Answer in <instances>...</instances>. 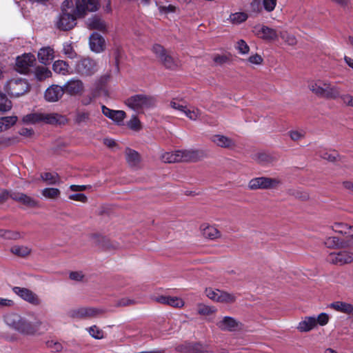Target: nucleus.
Listing matches in <instances>:
<instances>
[{
	"mask_svg": "<svg viewBox=\"0 0 353 353\" xmlns=\"http://www.w3.org/2000/svg\"><path fill=\"white\" fill-rule=\"evenodd\" d=\"M12 108L11 101L6 97V96L0 92V111L7 112Z\"/></svg>",
	"mask_w": 353,
	"mask_h": 353,
	"instance_id": "45",
	"label": "nucleus"
},
{
	"mask_svg": "<svg viewBox=\"0 0 353 353\" xmlns=\"http://www.w3.org/2000/svg\"><path fill=\"white\" fill-rule=\"evenodd\" d=\"M201 230L203 235L210 239H216L220 235L219 231L212 225L203 224L201 225Z\"/></svg>",
	"mask_w": 353,
	"mask_h": 353,
	"instance_id": "30",
	"label": "nucleus"
},
{
	"mask_svg": "<svg viewBox=\"0 0 353 353\" xmlns=\"http://www.w3.org/2000/svg\"><path fill=\"white\" fill-rule=\"evenodd\" d=\"M339 99L345 106L353 108V96L352 94L348 93L342 94L341 92Z\"/></svg>",
	"mask_w": 353,
	"mask_h": 353,
	"instance_id": "49",
	"label": "nucleus"
},
{
	"mask_svg": "<svg viewBox=\"0 0 353 353\" xmlns=\"http://www.w3.org/2000/svg\"><path fill=\"white\" fill-rule=\"evenodd\" d=\"M280 184L281 180L278 178L260 176L251 179L248 183V187L251 190L259 189L268 190L276 188Z\"/></svg>",
	"mask_w": 353,
	"mask_h": 353,
	"instance_id": "5",
	"label": "nucleus"
},
{
	"mask_svg": "<svg viewBox=\"0 0 353 353\" xmlns=\"http://www.w3.org/2000/svg\"><path fill=\"white\" fill-rule=\"evenodd\" d=\"M10 197L29 207H34L37 205V202L34 199L21 192L11 193Z\"/></svg>",
	"mask_w": 353,
	"mask_h": 353,
	"instance_id": "27",
	"label": "nucleus"
},
{
	"mask_svg": "<svg viewBox=\"0 0 353 353\" xmlns=\"http://www.w3.org/2000/svg\"><path fill=\"white\" fill-rule=\"evenodd\" d=\"M210 140L216 146L223 148H232L236 145V143L232 139L223 134L212 135Z\"/></svg>",
	"mask_w": 353,
	"mask_h": 353,
	"instance_id": "22",
	"label": "nucleus"
},
{
	"mask_svg": "<svg viewBox=\"0 0 353 353\" xmlns=\"http://www.w3.org/2000/svg\"><path fill=\"white\" fill-rule=\"evenodd\" d=\"M341 243L342 242L336 236L328 237L325 241V245L328 248L339 247Z\"/></svg>",
	"mask_w": 353,
	"mask_h": 353,
	"instance_id": "51",
	"label": "nucleus"
},
{
	"mask_svg": "<svg viewBox=\"0 0 353 353\" xmlns=\"http://www.w3.org/2000/svg\"><path fill=\"white\" fill-rule=\"evenodd\" d=\"M170 106L172 108L182 112L185 105H183V103L181 101H178L176 99H173L172 101H170Z\"/></svg>",
	"mask_w": 353,
	"mask_h": 353,
	"instance_id": "60",
	"label": "nucleus"
},
{
	"mask_svg": "<svg viewBox=\"0 0 353 353\" xmlns=\"http://www.w3.org/2000/svg\"><path fill=\"white\" fill-rule=\"evenodd\" d=\"M86 330L95 339H102L104 338V332L97 325H92L86 328Z\"/></svg>",
	"mask_w": 353,
	"mask_h": 353,
	"instance_id": "41",
	"label": "nucleus"
},
{
	"mask_svg": "<svg viewBox=\"0 0 353 353\" xmlns=\"http://www.w3.org/2000/svg\"><path fill=\"white\" fill-rule=\"evenodd\" d=\"M183 114H185L188 118L190 120L196 121L201 116V111L196 108L194 107H188L185 105L182 111Z\"/></svg>",
	"mask_w": 353,
	"mask_h": 353,
	"instance_id": "34",
	"label": "nucleus"
},
{
	"mask_svg": "<svg viewBox=\"0 0 353 353\" xmlns=\"http://www.w3.org/2000/svg\"><path fill=\"white\" fill-rule=\"evenodd\" d=\"M41 178L48 185H56L60 183L59 177L57 173H42L41 174Z\"/></svg>",
	"mask_w": 353,
	"mask_h": 353,
	"instance_id": "36",
	"label": "nucleus"
},
{
	"mask_svg": "<svg viewBox=\"0 0 353 353\" xmlns=\"http://www.w3.org/2000/svg\"><path fill=\"white\" fill-rule=\"evenodd\" d=\"M189 353H211L208 346L197 343L189 347Z\"/></svg>",
	"mask_w": 353,
	"mask_h": 353,
	"instance_id": "42",
	"label": "nucleus"
},
{
	"mask_svg": "<svg viewBox=\"0 0 353 353\" xmlns=\"http://www.w3.org/2000/svg\"><path fill=\"white\" fill-rule=\"evenodd\" d=\"M330 307L337 312L345 314H351L353 312V305L345 302L336 301L331 303Z\"/></svg>",
	"mask_w": 353,
	"mask_h": 353,
	"instance_id": "29",
	"label": "nucleus"
},
{
	"mask_svg": "<svg viewBox=\"0 0 353 353\" xmlns=\"http://www.w3.org/2000/svg\"><path fill=\"white\" fill-rule=\"evenodd\" d=\"M2 236L6 239H18L21 237V234L17 232L5 231Z\"/></svg>",
	"mask_w": 353,
	"mask_h": 353,
	"instance_id": "62",
	"label": "nucleus"
},
{
	"mask_svg": "<svg viewBox=\"0 0 353 353\" xmlns=\"http://www.w3.org/2000/svg\"><path fill=\"white\" fill-rule=\"evenodd\" d=\"M342 89L336 84H333L331 81H328L324 88L321 98L330 100H337L339 99L340 92Z\"/></svg>",
	"mask_w": 353,
	"mask_h": 353,
	"instance_id": "20",
	"label": "nucleus"
},
{
	"mask_svg": "<svg viewBox=\"0 0 353 353\" xmlns=\"http://www.w3.org/2000/svg\"><path fill=\"white\" fill-rule=\"evenodd\" d=\"M314 319L316 321V326H324L327 324L330 320V316L327 313L322 312L319 314L317 316H314Z\"/></svg>",
	"mask_w": 353,
	"mask_h": 353,
	"instance_id": "48",
	"label": "nucleus"
},
{
	"mask_svg": "<svg viewBox=\"0 0 353 353\" xmlns=\"http://www.w3.org/2000/svg\"><path fill=\"white\" fill-rule=\"evenodd\" d=\"M77 73L82 76H91L98 70L97 63L90 58H84L76 64Z\"/></svg>",
	"mask_w": 353,
	"mask_h": 353,
	"instance_id": "10",
	"label": "nucleus"
},
{
	"mask_svg": "<svg viewBox=\"0 0 353 353\" xmlns=\"http://www.w3.org/2000/svg\"><path fill=\"white\" fill-rule=\"evenodd\" d=\"M10 252L17 256L26 257L30 254L31 248L26 245H14L11 247Z\"/></svg>",
	"mask_w": 353,
	"mask_h": 353,
	"instance_id": "33",
	"label": "nucleus"
},
{
	"mask_svg": "<svg viewBox=\"0 0 353 353\" xmlns=\"http://www.w3.org/2000/svg\"><path fill=\"white\" fill-rule=\"evenodd\" d=\"M202 150H181L171 152H166L162 155V160L165 163H176L180 161H196L205 157Z\"/></svg>",
	"mask_w": 353,
	"mask_h": 353,
	"instance_id": "2",
	"label": "nucleus"
},
{
	"mask_svg": "<svg viewBox=\"0 0 353 353\" xmlns=\"http://www.w3.org/2000/svg\"><path fill=\"white\" fill-rule=\"evenodd\" d=\"M64 92L71 96L81 94L84 90L83 83L78 79H71L63 86Z\"/></svg>",
	"mask_w": 353,
	"mask_h": 353,
	"instance_id": "17",
	"label": "nucleus"
},
{
	"mask_svg": "<svg viewBox=\"0 0 353 353\" xmlns=\"http://www.w3.org/2000/svg\"><path fill=\"white\" fill-rule=\"evenodd\" d=\"M12 292L21 299L33 305L38 306L41 303L39 296L30 289L15 286L12 288Z\"/></svg>",
	"mask_w": 353,
	"mask_h": 353,
	"instance_id": "12",
	"label": "nucleus"
},
{
	"mask_svg": "<svg viewBox=\"0 0 353 353\" xmlns=\"http://www.w3.org/2000/svg\"><path fill=\"white\" fill-rule=\"evenodd\" d=\"M152 51L155 54L157 57L166 68L174 69L177 66V63L174 59L168 54L162 46L159 44H154L152 46Z\"/></svg>",
	"mask_w": 353,
	"mask_h": 353,
	"instance_id": "11",
	"label": "nucleus"
},
{
	"mask_svg": "<svg viewBox=\"0 0 353 353\" xmlns=\"http://www.w3.org/2000/svg\"><path fill=\"white\" fill-rule=\"evenodd\" d=\"M77 6L74 7L72 0H64L61 4V13L59 22L68 21V22H74L80 19V16L77 13Z\"/></svg>",
	"mask_w": 353,
	"mask_h": 353,
	"instance_id": "7",
	"label": "nucleus"
},
{
	"mask_svg": "<svg viewBox=\"0 0 353 353\" xmlns=\"http://www.w3.org/2000/svg\"><path fill=\"white\" fill-rule=\"evenodd\" d=\"M63 94L64 90L62 86L52 85L46 90L45 99L49 102H55L59 101Z\"/></svg>",
	"mask_w": 353,
	"mask_h": 353,
	"instance_id": "21",
	"label": "nucleus"
},
{
	"mask_svg": "<svg viewBox=\"0 0 353 353\" xmlns=\"http://www.w3.org/2000/svg\"><path fill=\"white\" fill-rule=\"evenodd\" d=\"M168 305L174 307L180 308L184 305V301L181 298L176 296H170Z\"/></svg>",
	"mask_w": 353,
	"mask_h": 353,
	"instance_id": "52",
	"label": "nucleus"
},
{
	"mask_svg": "<svg viewBox=\"0 0 353 353\" xmlns=\"http://www.w3.org/2000/svg\"><path fill=\"white\" fill-rule=\"evenodd\" d=\"M125 157L128 163L131 167L137 166L140 162V157L139 153L133 150L127 149L125 150Z\"/></svg>",
	"mask_w": 353,
	"mask_h": 353,
	"instance_id": "32",
	"label": "nucleus"
},
{
	"mask_svg": "<svg viewBox=\"0 0 353 353\" xmlns=\"http://www.w3.org/2000/svg\"><path fill=\"white\" fill-rule=\"evenodd\" d=\"M263 4L264 6V8L267 11L271 12L274 9V8L276 5V0H263Z\"/></svg>",
	"mask_w": 353,
	"mask_h": 353,
	"instance_id": "58",
	"label": "nucleus"
},
{
	"mask_svg": "<svg viewBox=\"0 0 353 353\" xmlns=\"http://www.w3.org/2000/svg\"><path fill=\"white\" fill-rule=\"evenodd\" d=\"M104 310L92 307H82L70 311V316L73 319H88L97 317L103 314Z\"/></svg>",
	"mask_w": 353,
	"mask_h": 353,
	"instance_id": "8",
	"label": "nucleus"
},
{
	"mask_svg": "<svg viewBox=\"0 0 353 353\" xmlns=\"http://www.w3.org/2000/svg\"><path fill=\"white\" fill-rule=\"evenodd\" d=\"M156 102V99L151 95L137 94L128 98L125 103L132 110L138 113H142L145 110L154 107Z\"/></svg>",
	"mask_w": 353,
	"mask_h": 353,
	"instance_id": "4",
	"label": "nucleus"
},
{
	"mask_svg": "<svg viewBox=\"0 0 353 353\" xmlns=\"http://www.w3.org/2000/svg\"><path fill=\"white\" fill-rule=\"evenodd\" d=\"M37 57L40 63L48 65L54 58V50L50 46L43 47L39 50Z\"/></svg>",
	"mask_w": 353,
	"mask_h": 353,
	"instance_id": "25",
	"label": "nucleus"
},
{
	"mask_svg": "<svg viewBox=\"0 0 353 353\" xmlns=\"http://www.w3.org/2000/svg\"><path fill=\"white\" fill-rule=\"evenodd\" d=\"M230 17L231 22H245L248 19V14L245 12H236Z\"/></svg>",
	"mask_w": 353,
	"mask_h": 353,
	"instance_id": "50",
	"label": "nucleus"
},
{
	"mask_svg": "<svg viewBox=\"0 0 353 353\" xmlns=\"http://www.w3.org/2000/svg\"><path fill=\"white\" fill-rule=\"evenodd\" d=\"M63 54L69 59H74L77 57V53L71 43H65L63 46Z\"/></svg>",
	"mask_w": 353,
	"mask_h": 353,
	"instance_id": "47",
	"label": "nucleus"
},
{
	"mask_svg": "<svg viewBox=\"0 0 353 353\" xmlns=\"http://www.w3.org/2000/svg\"><path fill=\"white\" fill-rule=\"evenodd\" d=\"M89 113L85 112H78L76 116V122L78 123H85L89 120Z\"/></svg>",
	"mask_w": 353,
	"mask_h": 353,
	"instance_id": "56",
	"label": "nucleus"
},
{
	"mask_svg": "<svg viewBox=\"0 0 353 353\" xmlns=\"http://www.w3.org/2000/svg\"><path fill=\"white\" fill-rule=\"evenodd\" d=\"M253 32L259 38L264 40L272 41L277 38L276 31L263 23H258L253 28Z\"/></svg>",
	"mask_w": 353,
	"mask_h": 353,
	"instance_id": "15",
	"label": "nucleus"
},
{
	"mask_svg": "<svg viewBox=\"0 0 353 353\" xmlns=\"http://www.w3.org/2000/svg\"><path fill=\"white\" fill-rule=\"evenodd\" d=\"M35 57L31 54H24L18 57L16 61L17 69L19 72L26 73L30 67L32 66L35 62Z\"/></svg>",
	"mask_w": 353,
	"mask_h": 353,
	"instance_id": "18",
	"label": "nucleus"
},
{
	"mask_svg": "<svg viewBox=\"0 0 353 353\" xmlns=\"http://www.w3.org/2000/svg\"><path fill=\"white\" fill-rule=\"evenodd\" d=\"M234 48L241 55H247L250 52V47L243 39H239L234 43Z\"/></svg>",
	"mask_w": 353,
	"mask_h": 353,
	"instance_id": "38",
	"label": "nucleus"
},
{
	"mask_svg": "<svg viewBox=\"0 0 353 353\" xmlns=\"http://www.w3.org/2000/svg\"><path fill=\"white\" fill-rule=\"evenodd\" d=\"M281 37L288 46H294L297 44L296 38L292 34L288 32H283L281 34Z\"/></svg>",
	"mask_w": 353,
	"mask_h": 353,
	"instance_id": "46",
	"label": "nucleus"
},
{
	"mask_svg": "<svg viewBox=\"0 0 353 353\" xmlns=\"http://www.w3.org/2000/svg\"><path fill=\"white\" fill-rule=\"evenodd\" d=\"M102 113L108 118L114 121L116 124L121 125L126 117V114L123 110H114L107 108L105 105L101 107Z\"/></svg>",
	"mask_w": 353,
	"mask_h": 353,
	"instance_id": "19",
	"label": "nucleus"
},
{
	"mask_svg": "<svg viewBox=\"0 0 353 353\" xmlns=\"http://www.w3.org/2000/svg\"><path fill=\"white\" fill-rule=\"evenodd\" d=\"M205 294L210 299L219 303H232L236 301V296L234 294L218 289L207 288Z\"/></svg>",
	"mask_w": 353,
	"mask_h": 353,
	"instance_id": "9",
	"label": "nucleus"
},
{
	"mask_svg": "<svg viewBox=\"0 0 353 353\" xmlns=\"http://www.w3.org/2000/svg\"><path fill=\"white\" fill-rule=\"evenodd\" d=\"M248 65L251 67L259 66L263 63V58L258 53L251 54L248 59L243 60Z\"/></svg>",
	"mask_w": 353,
	"mask_h": 353,
	"instance_id": "35",
	"label": "nucleus"
},
{
	"mask_svg": "<svg viewBox=\"0 0 353 353\" xmlns=\"http://www.w3.org/2000/svg\"><path fill=\"white\" fill-rule=\"evenodd\" d=\"M321 157L330 161H334L338 157V153L336 151L325 152L321 154Z\"/></svg>",
	"mask_w": 353,
	"mask_h": 353,
	"instance_id": "57",
	"label": "nucleus"
},
{
	"mask_svg": "<svg viewBox=\"0 0 353 353\" xmlns=\"http://www.w3.org/2000/svg\"><path fill=\"white\" fill-rule=\"evenodd\" d=\"M127 126L134 131H139L141 129V121L136 115L132 116L130 119L127 122Z\"/></svg>",
	"mask_w": 353,
	"mask_h": 353,
	"instance_id": "44",
	"label": "nucleus"
},
{
	"mask_svg": "<svg viewBox=\"0 0 353 353\" xmlns=\"http://www.w3.org/2000/svg\"><path fill=\"white\" fill-rule=\"evenodd\" d=\"M76 4V11L81 19L83 18L88 12H95L100 7L99 0H77Z\"/></svg>",
	"mask_w": 353,
	"mask_h": 353,
	"instance_id": "13",
	"label": "nucleus"
},
{
	"mask_svg": "<svg viewBox=\"0 0 353 353\" xmlns=\"http://www.w3.org/2000/svg\"><path fill=\"white\" fill-rule=\"evenodd\" d=\"M327 260L338 265L350 263L353 261V253L347 250L332 252L329 255Z\"/></svg>",
	"mask_w": 353,
	"mask_h": 353,
	"instance_id": "14",
	"label": "nucleus"
},
{
	"mask_svg": "<svg viewBox=\"0 0 353 353\" xmlns=\"http://www.w3.org/2000/svg\"><path fill=\"white\" fill-rule=\"evenodd\" d=\"M14 301L7 298L0 297V309L11 308L14 306Z\"/></svg>",
	"mask_w": 353,
	"mask_h": 353,
	"instance_id": "54",
	"label": "nucleus"
},
{
	"mask_svg": "<svg viewBox=\"0 0 353 353\" xmlns=\"http://www.w3.org/2000/svg\"><path fill=\"white\" fill-rule=\"evenodd\" d=\"M85 275L82 271H74L69 274V278L77 282H80L83 280Z\"/></svg>",
	"mask_w": 353,
	"mask_h": 353,
	"instance_id": "53",
	"label": "nucleus"
},
{
	"mask_svg": "<svg viewBox=\"0 0 353 353\" xmlns=\"http://www.w3.org/2000/svg\"><path fill=\"white\" fill-rule=\"evenodd\" d=\"M270 159V157L265 153L257 154L255 157V160L260 163L269 162Z\"/></svg>",
	"mask_w": 353,
	"mask_h": 353,
	"instance_id": "63",
	"label": "nucleus"
},
{
	"mask_svg": "<svg viewBox=\"0 0 353 353\" xmlns=\"http://www.w3.org/2000/svg\"><path fill=\"white\" fill-rule=\"evenodd\" d=\"M52 70L54 72L62 75L72 74L68 63L63 60L55 61L52 64Z\"/></svg>",
	"mask_w": 353,
	"mask_h": 353,
	"instance_id": "28",
	"label": "nucleus"
},
{
	"mask_svg": "<svg viewBox=\"0 0 353 353\" xmlns=\"http://www.w3.org/2000/svg\"><path fill=\"white\" fill-rule=\"evenodd\" d=\"M89 46L91 51L101 53L105 50L106 42L102 35L94 32L89 37Z\"/></svg>",
	"mask_w": 353,
	"mask_h": 353,
	"instance_id": "16",
	"label": "nucleus"
},
{
	"mask_svg": "<svg viewBox=\"0 0 353 353\" xmlns=\"http://www.w3.org/2000/svg\"><path fill=\"white\" fill-rule=\"evenodd\" d=\"M4 323L23 336H35L39 334L41 321H30L15 312H9L3 316Z\"/></svg>",
	"mask_w": 353,
	"mask_h": 353,
	"instance_id": "1",
	"label": "nucleus"
},
{
	"mask_svg": "<svg viewBox=\"0 0 353 353\" xmlns=\"http://www.w3.org/2000/svg\"><path fill=\"white\" fill-rule=\"evenodd\" d=\"M22 122L27 125L44 123L50 125H62L67 122L66 118L57 113L34 112L28 114L22 118Z\"/></svg>",
	"mask_w": 353,
	"mask_h": 353,
	"instance_id": "3",
	"label": "nucleus"
},
{
	"mask_svg": "<svg viewBox=\"0 0 353 353\" xmlns=\"http://www.w3.org/2000/svg\"><path fill=\"white\" fill-rule=\"evenodd\" d=\"M329 80L317 79L312 80L308 83L309 90L316 96L321 97Z\"/></svg>",
	"mask_w": 353,
	"mask_h": 353,
	"instance_id": "24",
	"label": "nucleus"
},
{
	"mask_svg": "<svg viewBox=\"0 0 353 353\" xmlns=\"http://www.w3.org/2000/svg\"><path fill=\"white\" fill-rule=\"evenodd\" d=\"M196 308L198 314L204 316H210L216 312L215 307L207 305L203 303L198 304Z\"/></svg>",
	"mask_w": 353,
	"mask_h": 353,
	"instance_id": "37",
	"label": "nucleus"
},
{
	"mask_svg": "<svg viewBox=\"0 0 353 353\" xmlns=\"http://www.w3.org/2000/svg\"><path fill=\"white\" fill-rule=\"evenodd\" d=\"M216 325L221 330L232 332L239 328V323L232 317L224 316L216 323Z\"/></svg>",
	"mask_w": 353,
	"mask_h": 353,
	"instance_id": "23",
	"label": "nucleus"
},
{
	"mask_svg": "<svg viewBox=\"0 0 353 353\" xmlns=\"http://www.w3.org/2000/svg\"><path fill=\"white\" fill-rule=\"evenodd\" d=\"M6 90L12 97H19L26 93L29 85L25 79H12L8 81Z\"/></svg>",
	"mask_w": 353,
	"mask_h": 353,
	"instance_id": "6",
	"label": "nucleus"
},
{
	"mask_svg": "<svg viewBox=\"0 0 353 353\" xmlns=\"http://www.w3.org/2000/svg\"><path fill=\"white\" fill-rule=\"evenodd\" d=\"M289 135L293 141H299L304 137L305 133L303 131L292 130L289 132Z\"/></svg>",
	"mask_w": 353,
	"mask_h": 353,
	"instance_id": "59",
	"label": "nucleus"
},
{
	"mask_svg": "<svg viewBox=\"0 0 353 353\" xmlns=\"http://www.w3.org/2000/svg\"><path fill=\"white\" fill-rule=\"evenodd\" d=\"M17 117L10 116L0 118V132L7 130L13 126L17 121Z\"/></svg>",
	"mask_w": 353,
	"mask_h": 353,
	"instance_id": "31",
	"label": "nucleus"
},
{
	"mask_svg": "<svg viewBox=\"0 0 353 353\" xmlns=\"http://www.w3.org/2000/svg\"><path fill=\"white\" fill-rule=\"evenodd\" d=\"M316 327L314 316L304 317L298 324L297 330L301 332H308Z\"/></svg>",
	"mask_w": 353,
	"mask_h": 353,
	"instance_id": "26",
	"label": "nucleus"
},
{
	"mask_svg": "<svg viewBox=\"0 0 353 353\" xmlns=\"http://www.w3.org/2000/svg\"><path fill=\"white\" fill-rule=\"evenodd\" d=\"M41 194L46 199H56L59 197L61 192L57 188H46L42 190Z\"/></svg>",
	"mask_w": 353,
	"mask_h": 353,
	"instance_id": "39",
	"label": "nucleus"
},
{
	"mask_svg": "<svg viewBox=\"0 0 353 353\" xmlns=\"http://www.w3.org/2000/svg\"><path fill=\"white\" fill-rule=\"evenodd\" d=\"M213 61L217 64H223L229 61V57L226 55L215 54Z\"/></svg>",
	"mask_w": 353,
	"mask_h": 353,
	"instance_id": "61",
	"label": "nucleus"
},
{
	"mask_svg": "<svg viewBox=\"0 0 353 353\" xmlns=\"http://www.w3.org/2000/svg\"><path fill=\"white\" fill-rule=\"evenodd\" d=\"M47 345L50 347L53 351L59 352L62 349V345L60 343L54 341H48Z\"/></svg>",
	"mask_w": 353,
	"mask_h": 353,
	"instance_id": "64",
	"label": "nucleus"
},
{
	"mask_svg": "<svg viewBox=\"0 0 353 353\" xmlns=\"http://www.w3.org/2000/svg\"><path fill=\"white\" fill-rule=\"evenodd\" d=\"M69 199L70 200L80 201L81 203H86L88 201V198L85 194L83 193H76L72 194L69 196Z\"/></svg>",
	"mask_w": 353,
	"mask_h": 353,
	"instance_id": "55",
	"label": "nucleus"
},
{
	"mask_svg": "<svg viewBox=\"0 0 353 353\" xmlns=\"http://www.w3.org/2000/svg\"><path fill=\"white\" fill-rule=\"evenodd\" d=\"M332 230L335 232L344 234L350 236L351 225L343 223H335L332 225Z\"/></svg>",
	"mask_w": 353,
	"mask_h": 353,
	"instance_id": "40",
	"label": "nucleus"
},
{
	"mask_svg": "<svg viewBox=\"0 0 353 353\" xmlns=\"http://www.w3.org/2000/svg\"><path fill=\"white\" fill-rule=\"evenodd\" d=\"M35 75L38 80L42 81L51 77L52 72L47 68L39 67L36 70Z\"/></svg>",
	"mask_w": 353,
	"mask_h": 353,
	"instance_id": "43",
	"label": "nucleus"
}]
</instances>
